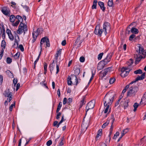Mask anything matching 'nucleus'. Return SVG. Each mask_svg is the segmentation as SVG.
Segmentation results:
<instances>
[{
  "instance_id": "obj_24",
  "label": "nucleus",
  "mask_w": 146,
  "mask_h": 146,
  "mask_svg": "<svg viewBox=\"0 0 146 146\" xmlns=\"http://www.w3.org/2000/svg\"><path fill=\"white\" fill-rule=\"evenodd\" d=\"M102 129H100L98 131L97 135L96 136V138L98 139L100 136L102 134Z\"/></svg>"
},
{
  "instance_id": "obj_15",
  "label": "nucleus",
  "mask_w": 146,
  "mask_h": 146,
  "mask_svg": "<svg viewBox=\"0 0 146 146\" xmlns=\"http://www.w3.org/2000/svg\"><path fill=\"white\" fill-rule=\"evenodd\" d=\"M82 40H80V36H79L75 41V45L77 46H79L82 43Z\"/></svg>"
},
{
  "instance_id": "obj_16",
  "label": "nucleus",
  "mask_w": 146,
  "mask_h": 146,
  "mask_svg": "<svg viewBox=\"0 0 146 146\" xmlns=\"http://www.w3.org/2000/svg\"><path fill=\"white\" fill-rule=\"evenodd\" d=\"M137 47H138V49L136 51L137 52H138L139 55H140L141 54H143V53L144 51V50L143 48L141 46L140 44Z\"/></svg>"
},
{
  "instance_id": "obj_46",
  "label": "nucleus",
  "mask_w": 146,
  "mask_h": 146,
  "mask_svg": "<svg viewBox=\"0 0 146 146\" xmlns=\"http://www.w3.org/2000/svg\"><path fill=\"white\" fill-rule=\"evenodd\" d=\"M115 78H110L109 81V83L110 84H112L115 82Z\"/></svg>"
},
{
  "instance_id": "obj_33",
  "label": "nucleus",
  "mask_w": 146,
  "mask_h": 146,
  "mask_svg": "<svg viewBox=\"0 0 146 146\" xmlns=\"http://www.w3.org/2000/svg\"><path fill=\"white\" fill-rule=\"evenodd\" d=\"M139 105V104L137 103H134L133 106V107L134 108V109L133 110L134 111H135L136 110L137 108L138 107Z\"/></svg>"
},
{
  "instance_id": "obj_48",
  "label": "nucleus",
  "mask_w": 146,
  "mask_h": 146,
  "mask_svg": "<svg viewBox=\"0 0 146 146\" xmlns=\"http://www.w3.org/2000/svg\"><path fill=\"white\" fill-rule=\"evenodd\" d=\"M46 47H49L50 46V44L49 43V41L48 39H47L46 42Z\"/></svg>"
},
{
  "instance_id": "obj_44",
  "label": "nucleus",
  "mask_w": 146,
  "mask_h": 146,
  "mask_svg": "<svg viewBox=\"0 0 146 146\" xmlns=\"http://www.w3.org/2000/svg\"><path fill=\"white\" fill-rule=\"evenodd\" d=\"M92 76L91 77V78L90 79V80H89V82H88V85H89L90 84V83L91 81H92V79H93V78L94 77V76L95 75V73H94L92 71Z\"/></svg>"
},
{
  "instance_id": "obj_54",
  "label": "nucleus",
  "mask_w": 146,
  "mask_h": 146,
  "mask_svg": "<svg viewBox=\"0 0 146 146\" xmlns=\"http://www.w3.org/2000/svg\"><path fill=\"white\" fill-rule=\"evenodd\" d=\"M8 35L10 40H13L14 39V37L11 33H10V34Z\"/></svg>"
},
{
  "instance_id": "obj_20",
  "label": "nucleus",
  "mask_w": 146,
  "mask_h": 146,
  "mask_svg": "<svg viewBox=\"0 0 146 146\" xmlns=\"http://www.w3.org/2000/svg\"><path fill=\"white\" fill-rule=\"evenodd\" d=\"M98 5L101 8V9L104 11L105 9V7L104 6V3L101 1H99L98 2Z\"/></svg>"
},
{
  "instance_id": "obj_2",
  "label": "nucleus",
  "mask_w": 146,
  "mask_h": 146,
  "mask_svg": "<svg viewBox=\"0 0 146 146\" xmlns=\"http://www.w3.org/2000/svg\"><path fill=\"white\" fill-rule=\"evenodd\" d=\"M138 90V88L136 86H134L131 87L127 92V96L131 97L135 96Z\"/></svg>"
},
{
  "instance_id": "obj_26",
  "label": "nucleus",
  "mask_w": 146,
  "mask_h": 146,
  "mask_svg": "<svg viewBox=\"0 0 146 146\" xmlns=\"http://www.w3.org/2000/svg\"><path fill=\"white\" fill-rule=\"evenodd\" d=\"M110 68H108L106 69H104V70H103L102 71L103 73L102 74H103V77L105 76L107 74V73L110 70Z\"/></svg>"
},
{
  "instance_id": "obj_30",
  "label": "nucleus",
  "mask_w": 146,
  "mask_h": 146,
  "mask_svg": "<svg viewBox=\"0 0 146 146\" xmlns=\"http://www.w3.org/2000/svg\"><path fill=\"white\" fill-rule=\"evenodd\" d=\"M102 64V63L101 62V61L98 64L97 66V69L98 70H100L103 68V67Z\"/></svg>"
},
{
  "instance_id": "obj_9",
  "label": "nucleus",
  "mask_w": 146,
  "mask_h": 146,
  "mask_svg": "<svg viewBox=\"0 0 146 146\" xmlns=\"http://www.w3.org/2000/svg\"><path fill=\"white\" fill-rule=\"evenodd\" d=\"M5 96L6 97H8L7 99V101L10 102L12 99V93L10 92V90L8 89L5 91V94H4Z\"/></svg>"
},
{
  "instance_id": "obj_34",
  "label": "nucleus",
  "mask_w": 146,
  "mask_h": 146,
  "mask_svg": "<svg viewBox=\"0 0 146 146\" xmlns=\"http://www.w3.org/2000/svg\"><path fill=\"white\" fill-rule=\"evenodd\" d=\"M109 123V120H108L106 123H104L102 126V128H104L106 126H107Z\"/></svg>"
},
{
  "instance_id": "obj_55",
  "label": "nucleus",
  "mask_w": 146,
  "mask_h": 146,
  "mask_svg": "<svg viewBox=\"0 0 146 146\" xmlns=\"http://www.w3.org/2000/svg\"><path fill=\"white\" fill-rule=\"evenodd\" d=\"M84 98L81 101V105H80V108H81L82 106L84 104H85V103L84 102Z\"/></svg>"
},
{
  "instance_id": "obj_31",
  "label": "nucleus",
  "mask_w": 146,
  "mask_h": 146,
  "mask_svg": "<svg viewBox=\"0 0 146 146\" xmlns=\"http://www.w3.org/2000/svg\"><path fill=\"white\" fill-rule=\"evenodd\" d=\"M74 74L76 75H78L80 72V69L77 68L74 70Z\"/></svg>"
},
{
  "instance_id": "obj_47",
  "label": "nucleus",
  "mask_w": 146,
  "mask_h": 146,
  "mask_svg": "<svg viewBox=\"0 0 146 146\" xmlns=\"http://www.w3.org/2000/svg\"><path fill=\"white\" fill-rule=\"evenodd\" d=\"M135 35L134 34H132L129 37V40L130 41L132 40L135 37Z\"/></svg>"
},
{
  "instance_id": "obj_13",
  "label": "nucleus",
  "mask_w": 146,
  "mask_h": 146,
  "mask_svg": "<svg viewBox=\"0 0 146 146\" xmlns=\"http://www.w3.org/2000/svg\"><path fill=\"white\" fill-rule=\"evenodd\" d=\"M129 102V100H123L121 102L120 104L121 105L123 106H124V108L125 109L127 107L128 105V103Z\"/></svg>"
},
{
  "instance_id": "obj_61",
  "label": "nucleus",
  "mask_w": 146,
  "mask_h": 146,
  "mask_svg": "<svg viewBox=\"0 0 146 146\" xmlns=\"http://www.w3.org/2000/svg\"><path fill=\"white\" fill-rule=\"evenodd\" d=\"M61 113L60 112H58L56 116V119H58L60 118V116Z\"/></svg>"
},
{
  "instance_id": "obj_8",
  "label": "nucleus",
  "mask_w": 146,
  "mask_h": 146,
  "mask_svg": "<svg viewBox=\"0 0 146 146\" xmlns=\"http://www.w3.org/2000/svg\"><path fill=\"white\" fill-rule=\"evenodd\" d=\"M112 54L111 53L108 54L106 57L103 60L101 61V62L102 63V64L105 65L108 62H110L111 60Z\"/></svg>"
},
{
  "instance_id": "obj_40",
  "label": "nucleus",
  "mask_w": 146,
  "mask_h": 146,
  "mask_svg": "<svg viewBox=\"0 0 146 146\" xmlns=\"http://www.w3.org/2000/svg\"><path fill=\"white\" fill-rule=\"evenodd\" d=\"M15 18L18 20L17 21H19L20 22L23 20L22 18L19 15L17 16Z\"/></svg>"
},
{
  "instance_id": "obj_52",
  "label": "nucleus",
  "mask_w": 146,
  "mask_h": 146,
  "mask_svg": "<svg viewBox=\"0 0 146 146\" xmlns=\"http://www.w3.org/2000/svg\"><path fill=\"white\" fill-rule=\"evenodd\" d=\"M85 58L83 56L81 57L80 58V61L82 62H83L84 61Z\"/></svg>"
},
{
  "instance_id": "obj_50",
  "label": "nucleus",
  "mask_w": 146,
  "mask_h": 146,
  "mask_svg": "<svg viewBox=\"0 0 146 146\" xmlns=\"http://www.w3.org/2000/svg\"><path fill=\"white\" fill-rule=\"evenodd\" d=\"M52 144V141L51 140H48L46 143V145L47 146H50Z\"/></svg>"
},
{
  "instance_id": "obj_39",
  "label": "nucleus",
  "mask_w": 146,
  "mask_h": 146,
  "mask_svg": "<svg viewBox=\"0 0 146 146\" xmlns=\"http://www.w3.org/2000/svg\"><path fill=\"white\" fill-rule=\"evenodd\" d=\"M142 72L141 70L140 69H139L134 72V73L136 74H141L142 73Z\"/></svg>"
},
{
  "instance_id": "obj_19",
  "label": "nucleus",
  "mask_w": 146,
  "mask_h": 146,
  "mask_svg": "<svg viewBox=\"0 0 146 146\" xmlns=\"http://www.w3.org/2000/svg\"><path fill=\"white\" fill-rule=\"evenodd\" d=\"M142 102L145 104L146 103V92L144 94L143 97L142 98L140 104H141Z\"/></svg>"
},
{
  "instance_id": "obj_58",
  "label": "nucleus",
  "mask_w": 146,
  "mask_h": 146,
  "mask_svg": "<svg viewBox=\"0 0 146 146\" xmlns=\"http://www.w3.org/2000/svg\"><path fill=\"white\" fill-rule=\"evenodd\" d=\"M18 44L17 42L16 41L13 45V47L14 48L17 47Z\"/></svg>"
},
{
  "instance_id": "obj_56",
  "label": "nucleus",
  "mask_w": 146,
  "mask_h": 146,
  "mask_svg": "<svg viewBox=\"0 0 146 146\" xmlns=\"http://www.w3.org/2000/svg\"><path fill=\"white\" fill-rule=\"evenodd\" d=\"M19 22V21H17L15 23L12 24L14 26H16L18 25Z\"/></svg>"
},
{
  "instance_id": "obj_21",
  "label": "nucleus",
  "mask_w": 146,
  "mask_h": 146,
  "mask_svg": "<svg viewBox=\"0 0 146 146\" xmlns=\"http://www.w3.org/2000/svg\"><path fill=\"white\" fill-rule=\"evenodd\" d=\"M54 60L53 61L52 63L49 66L50 70L51 73H52L54 71V68L55 66V64L54 63Z\"/></svg>"
},
{
  "instance_id": "obj_11",
  "label": "nucleus",
  "mask_w": 146,
  "mask_h": 146,
  "mask_svg": "<svg viewBox=\"0 0 146 146\" xmlns=\"http://www.w3.org/2000/svg\"><path fill=\"white\" fill-rule=\"evenodd\" d=\"M42 29L41 28H38L36 32L33 31V42H34L36 38L38 35L39 32L40 31H42Z\"/></svg>"
},
{
  "instance_id": "obj_36",
  "label": "nucleus",
  "mask_w": 146,
  "mask_h": 146,
  "mask_svg": "<svg viewBox=\"0 0 146 146\" xmlns=\"http://www.w3.org/2000/svg\"><path fill=\"white\" fill-rule=\"evenodd\" d=\"M113 4V3L112 0H109L108 3V5L109 6L111 7L112 6Z\"/></svg>"
},
{
  "instance_id": "obj_60",
  "label": "nucleus",
  "mask_w": 146,
  "mask_h": 146,
  "mask_svg": "<svg viewBox=\"0 0 146 146\" xmlns=\"http://www.w3.org/2000/svg\"><path fill=\"white\" fill-rule=\"evenodd\" d=\"M72 101V99L71 98H69L67 100V103L69 104Z\"/></svg>"
},
{
  "instance_id": "obj_57",
  "label": "nucleus",
  "mask_w": 146,
  "mask_h": 146,
  "mask_svg": "<svg viewBox=\"0 0 146 146\" xmlns=\"http://www.w3.org/2000/svg\"><path fill=\"white\" fill-rule=\"evenodd\" d=\"M56 74H57L59 71V67L57 64H56Z\"/></svg>"
},
{
  "instance_id": "obj_49",
  "label": "nucleus",
  "mask_w": 146,
  "mask_h": 146,
  "mask_svg": "<svg viewBox=\"0 0 146 146\" xmlns=\"http://www.w3.org/2000/svg\"><path fill=\"white\" fill-rule=\"evenodd\" d=\"M15 102L13 104H11V106H10V107H9V110L11 111H12L13 108V107L14 106L15 107Z\"/></svg>"
},
{
  "instance_id": "obj_1",
  "label": "nucleus",
  "mask_w": 146,
  "mask_h": 146,
  "mask_svg": "<svg viewBox=\"0 0 146 146\" xmlns=\"http://www.w3.org/2000/svg\"><path fill=\"white\" fill-rule=\"evenodd\" d=\"M115 95V94L113 92H109L107 93L105 96L104 99V105L106 106L107 104H111L113 101Z\"/></svg>"
},
{
  "instance_id": "obj_18",
  "label": "nucleus",
  "mask_w": 146,
  "mask_h": 146,
  "mask_svg": "<svg viewBox=\"0 0 146 146\" xmlns=\"http://www.w3.org/2000/svg\"><path fill=\"white\" fill-rule=\"evenodd\" d=\"M145 73H143L140 76H139L136 78V81H138L139 80H142L144 79L145 77Z\"/></svg>"
},
{
  "instance_id": "obj_23",
  "label": "nucleus",
  "mask_w": 146,
  "mask_h": 146,
  "mask_svg": "<svg viewBox=\"0 0 146 146\" xmlns=\"http://www.w3.org/2000/svg\"><path fill=\"white\" fill-rule=\"evenodd\" d=\"M129 129V128H128L124 129L121 133L122 136H123L128 131Z\"/></svg>"
},
{
  "instance_id": "obj_12",
  "label": "nucleus",
  "mask_w": 146,
  "mask_h": 146,
  "mask_svg": "<svg viewBox=\"0 0 146 146\" xmlns=\"http://www.w3.org/2000/svg\"><path fill=\"white\" fill-rule=\"evenodd\" d=\"M1 11L5 15L9 16L10 15V10L9 8L6 7H2Z\"/></svg>"
},
{
  "instance_id": "obj_42",
  "label": "nucleus",
  "mask_w": 146,
  "mask_h": 146,
  "mask_svg": "<svg viewBox=\"0 0 146 146\" xmlns=\"http://www.w3.org/2000/svg\"><path fill=\"white\" fill-rule=\"evenodd\" d=\"M7 62L8 64H10L12 61V59L10 57H7Z\"/></svg>"
},
{
  "instance_id": "obj_37",
  "label": "nucleus",
  "mask_w": 146,
  "mask_h": 146,
  "mask_svg": "<svg viewBox=\"0 0 146 146\" xmlns=\"http://www.w3.org/2000/svg\"><path fill=\"white\" fill-rule=\"evenodd\" d=\"M62 106V104H61V102H60L59 103L57 107V108L56 110V112L58 113L60 110V109L61 108Z\"/></svg>"
},
{
  "instance_id": "obj_53",
  "label": "nucleus",
  "mask_w": 146,
  "mask_h": 146,
  "mask_svg": "<svg viewBox=\"0 0 146 146\" xmlns=\"http://www.w3.org/2000/svg\"><path fill=\"white\" fill-rule=\"evenodd\" d=\"M19 48L20 49V50L22 51H23L24 50V49L23 47L22 44H20L19 46Z\"/></svg>"
},
{
  "instance_id": "obj_32",
  "label": "nucleus",
  "mask_w": 146,
  "mask_h": 146,
  "mask_svg": "<svg viewBox=\"0 0 146 146\" xmlns=\"http://www.w3.org/2000/svg\"><path fill=\"white\" fill-rule=\"evenodd\" d=\"M113 125H111V127L110 129V133L109 135V137L110 138V139H111V135L112 133V131L113 129Z\"/></svg>"
},
{
  "instance_id": "obj_5",
  "label": "nucleus",
  "mask_w": 146,
  "mask_h": 146,
  "mask_svg": "<svg viewBox=\"0 0 146 146\" xmlns=\"http://www.w3.org/2000/svg\"><path fill=\"white\" fill-rule=\"evenodd\" d=\"M100 24L97 25L96 26L94 31L95 34L99 36H101L102 34L104 35V30L102 28H100Z\"/></svg>"
},
{
  "instance_id": "obj_27",
  "label": "nucleus",
  "mask_w": 146,
  "mask_h": 146,
  "mask_svg": "<svg viewBox=\"0 0 146 146\" xmlns=\"http://www.w3.org/2000/svg\"><path fill=\"white\" fill-rule=\"evenodd\" d=\"M110 105L107 104L106 106H104L106 107L104 111L105 113H106L109 110V112H110V109H109V106Z\"/></svg>"
},
{
  "instance_id": "obj_41",
  "label": "nucleus",
  "mask_w": 146,
  "mask_h": 146,
  "mask_svg": "<svg viewBox=\"0 0 146 146\" xmlns=\"http://www.w3.org/2000/svg\"><path fill=\"white\" fill-rule=\"evenodd\" d=\"M20 55V53L18 52L14 56V58L15 59H17L19 58Z\"/></svg>"
},
{
  "instance_id": "obj_64",
  "label": "nucleus",
  "mask_w": 146,
  "mask_h": 146,
  "mask_svg": "<svg viewBox=\"0 0 146 146\" xmlns=\"http://www.w3.org/2000/svg\"><path fill=\"white\" fill-rule=\"evenodd\" d=\"M98 146H107V145L105 143H102L100 144Z\"/></svg>"
},
{
  "instance_id": "obj_14",
  "label": "nucleus",
  "mask_w": 146,
  "mask_h": 146,
  "mask_svg": "<svg viewBox=\"0 0 146 146\" xmlns=\"http://www.w3.org/2000/svg\"><path fill=\"white\" fill-rule=\"evenodd\" d=\"M146 142V136H144L142 139H141L139 142L138 144V146H142Z\"/></svg>"
},
{
  "instance_id": "obj_35",
  "label": "nucleus",
  "mask_w": 146,
  "mask_h": 146,
  "mask_svg": "<svg viewBox=\"0 0 146 146\" xmlns=\"http://www.w3.org/2000/svg\"><path fill=\"white\" fill-rule=\"evenodd\" d=\"M129 87V85H127L125 87V88L123 90L121 94L123 95L126 92L127 90V89Z\"/></svg>"
},
{
  "instance_id": "obj_22",
  "label": "nucleus",
  "mask_w": 146,
  "mask_h": 146,
  "mask_svg": "<svg viewBox=\"0 0 146 146\" xmlns=\"http://www.w3.org/2000/svg\"><path fill=\"white\" fill-rule=\"evenodd\" d=\"M131 31L132 33L135 34H137L139 32L138 30L135 28H132Z\"/></svg>"
},
{
  "instance_id": "obj_6",
  "label": "nucleus",
  "mask_w": 146,
  "mask_h": 146,
  "mask_svg": "<svg viewBox=\"0 0 146 146\" xmlns=\"http://www.w3.org/2000/svg\"><path fill=\"white\" fill-rule=\"evenodd\" d=\"M111 29L110 24L107 22H105L103 25L104 35H106L107 33V31H109Z\"/></svg>"
},
{
  "instance_id": "obj_45",
  "label": "nucleus",
  "mask_w": 146,
  "mask_h": 146,
  "mask_svg": "<svg viewBox=\"0 0 146 146\" xmlns=\"http://www.w3.org/2000/svg\"><path fill=\"white\" fill-rule=\"evenodd\" d=\"M103 52H102L101 53H100L98 56V60H100L102 57V56L103 55Z\"/></svg>"
},
{
  "instance_id": "obj_59",
  "label": "nucleus",
  "mask_w": 146,
  "mask_h": 146,
  "mask_svg": "<svg viewBox=\"0 0 146 146\" xmlns=\"http://www.w3.org/2000/svg\"><path fill=\"white\" fill-rule=\"evenodd\" d=\"M14 86H15L17 82V80L16 79L14 78L13 81Z\"/></svg>"
},
{
  "instance_id": "obj_4",
  "label": "nucleus",
  "mask_w": 146,
  "mask_h": 146,
  "mask_svg": "<svg viewBox=\"0 0 146 146\" xmlns=\"http://www.w3.org/2000/svg\"><path fill=\"white\" fill-rule=\"evenodd\" d=\"M71 78L73 81V83L77 85L78 84V81L76 75H71V78L69 76L68 78V85H71L72 83L71 80Z\"/></svg>"
},
{
  "instance_id": "obj_7",
  "label": "nucleus",
  "mask_w": 146,
  "mask_h": 146,
  "mask_svg": "<svg viewBox=\"0 0 146 146\" xmlns=\"http://www.w3.org/2000/svg\"><path fill=\"white\" fill-rule=\"evenodd\" d=\"M130 70L127 68H123L121 70V76L123 77L127 76L129 73Z\"/></svg>"
},
{
  "instance_id": "obj_10",
  "label": "nucleus",
  "mask_w": 146,
  "mask_h": 146,
  "mask_svg": "<svg viewBox=\"0 0 146 146\" xmlns=\"http://www.w3.org/2000/svg\"><path fill=\"white\" fill-rule=\"evenodd\" d=\"M94 105L95 102L94 100L88 103L86 107V114L87 112L89 109H92L94 108Z\"/></svg>"
},
{
  "instance_id": "obj_38",
  "label": "nucleus",
  "mask_w": 146,
  "mask_h": 146,
  "mask_svg": "<svg viewBox=\"0 0 146 146\" xmlns=\"http://www.w3.org/2000/svg\"><path fill=\"white\" fill-rule=\"evenodd\" d=\"M6 42L4 40H2L1 43V46L3 48H5L6 45Z\"/></svg>"
},
{
  "instance_id": "obj_29",
  "label": "nucleus",
  "mask_w": 146,
  "mask_h": 146,
  "mask_svg": "<svg viewBox=\"0 0 146 146\" xmlns=\"http://www.w3.org/2000/svg\"><path fill=\"white\" fill-rule=\"evenodd\" d=\"M16 19L15 16L13 15H11L10 17L9 20L11 22H13Z\"/></svg>"
},
{
  "instance_id": "obj_43",
  "label": "nucleus",
  "mask_w": 146,
  "mask_h": 146,
  "mask_svg": "<svg viewBox=\"0 0 146 146\" xmlns=\"http://www.w3.org/2000/svg\"><path fill=\"white\" fill-rule=\"evenodd\" d=\"M110 120H111V125H113V123L115 120V119L114 118V115L113 114H112L111 116Z\"/></svg>"
},
{
  "instance_id": "obj_63",
  "label": "nucleus",
  "mask_w": 146,
  "mask_h": 146,
  "mask_svg": "<svg viewBox=\"0 0 146 146\" xmlns=\"http://www.w3.org/2000/svg\"><path fill=\"white\" fill-rule=\"evenodd\" d=\"M67 101V99L66 98H64L63 101V104L65 105L66 104Z\"/></svg>"
},
{
  "instance_id": "obj_17",
  "label": "nucleus",
  "mask_w": 146,
  "mask_h": 146,
  "mask_svg": "<svg viewBox=\"0 0 146 146\" xmlns=\"http://www.w3.org/2000/svg\"><path fill=\"white\" fill-rule=\"evenodd\" d=\"M47 39H48L46 37H44L42 38L40 42V50H42V43H45L46 42Z\"/></svg>"
},
{
  "instance_id": "obj_25",
  "label": "nucleus",
  "mask_w": 146,
  "mask_h": 146,
  "mask_svg": "<svg viewBox=\"0 0 146 146\" xmlns=\"http://www.w3.org/2000/svg\"><path fill=\"white\" fill-rule=\"evenodd\" d=\"M97 0H94L93 3V4L92 6V9H96V6L97 4Z\"/></svg>"
},
{
  "instance_id": "obj_28",
  "label": "nucleus",
  "mask_w": 146,
  "mask_h": 146,
  "mask_svg": "<svg viewBox=\"0 0 146 146\" xmlns=\"http://www.w3.org/2000/svg\"><path fill=\"white\" fill-rule=\"evenodd\" d=\"M61 49H60L58 51H57L56 54V56L55 57V59L56 60L58 59V57L60 54L61 52Z\"/></svg>"
},
{
  "instance_id": "obj_62",
  "label": "nucleus",
  "mask_w": 146,
  "mask_h": 146,
  "mask_svg": "<svg viewBox=\"0 0 146 146\" xmlns=\"http://www.w3.org/2000/svg\"><path fill=\"white\" fill-rule=\"evenodd\" d=\"M47 65L46 63H44V70H47Z\"/></svg>"
},
{
  "instance_id": "obj_3",
  "label": "nucleus",
  "mask_w": 146,
  "mask_h": 146,
  "mask_svg": "<svg viewBox=\"0 0 146 146\" xmlns=\"http://www.w3.org/2000/svg\"><path fill=\"white\" fill-rule=\"evenodd\" d=\"M27 31V25L22 23H21L19 27V29L17 31V33L19 34H21L23 32L25 34Z\"/></svg>"
},
{
  "instance_id": "obj_51",
  "label": "nucleus",
  "mask_w": 146,
  "mask_h": 146,
  "mask_svg": "<svg viewBox=\"0 0 146 146\" xmlns=\"http://www.w3.org/2000/svg\"><path fill=\"white\" fill-rule=\"evenodd\" d=\"M119 133L118 132H117L113 137V139H116V138L119 135Z\"/></svg>"
}]
</instances>
